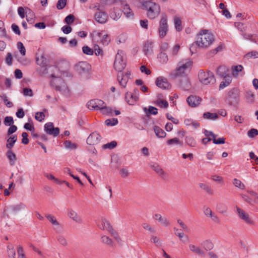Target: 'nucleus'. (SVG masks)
<instances>
[{
    "mask_svg": "<svg viewBox=\"0 0 258 258\" xmlns=\"http://www.w3.org/2000/svg\"><path fill=\"white\" fill-rule=\"evenodd\" d=\"M179 86L184 91L189 90L191 88V84L186 76H181Z\"/></svg>",
    "mask_w": 258,
    "mask_h": 258,
    "instance_id": "nucleus-23",
    "label": "nucleus"
},
{
    "mask_svg": "<svg viewBox=\"0 0 258 258\" xmlns=\"http://www.w3.org/2000/svg\"><path fill=\"white\" fill-rule=\"evenodd\" d=\"M66 4L67 0H58L56 4V8L58 10H61L65 7Z\"/></svg>",
    "mask_w": 258,
    "mask_h": 258,
    "instance_id": "nucleus-63",
    "label": "nucleus"
},
{
    "mask_svg": "<svg viewBox=\"0 0 258 258\" xmlns=\"http://www.w3.org/2000/svg\"><path fill=\"white\" fill-rule=\"evenodd\" d=\"M125 66L126 61L124 58V53L122 51L118 50L115 57L114 68L116 71L121 73Z\"/></svg>",
    "mask_w": 258,
    "mask_h": 258,
    "instance_id": "nucleus-7",
    "label": "nucleus"
},
{
    "mask_svg": "<svg viewBox=\"0 0 258 258\" xmlns=\"http://www.w3.org/2000/svg\"><path fill=\"white\" fill-rule=\"evenodd\" d=\"M44 131L47 134L54 137L57 136L59 133V129L58 127H54L52 122H48L44 125Z\"/></svg>",
    "mask_w": 258,
    "mask_h": 258,
    "instance_id": "nucleus-16",
    "label": "nucleus"
},
{
    "mask_svg": "<svg viewBox=\"0 0 258 258\" xmlns=\"http://www.w3.org/2000/svg\"><path fill=\"white\" fill-rule=\"evenodd\" d=\"M169 30L168 17L165 13H162L159 22L158 32L161 38L165 37Z\"/></svg>",
    "mask_w": 258,
    "mask_h": 258,
    "instance_id": "nucleus-5",
    "label": "nucleus"
},
{
    "mask_svg": "<svg viewBox=\"0 0 258 258\" xmlns=\"http://www.w3.org/2000/svg\"><path fill=\"white\" fill-rule=\"evenodd\" d=\"M7 156L10 160V164L14 165L17 160L16 154L12 150H9L7 153Z\"/></svg>",
    "mask_w": 258,
    "mask_h": 258,
    "instance_id": "nucleus-34",
    "label": "nucleus"
},
{
    "mask_svg": "<svg viewBox=\"0 0 258 258\" xmlns=\"http://www.w3.org/2000/svg\"><path fill=\"white\" fill-rule=\"evenodd\" d=\"M199 187L209 195L213 194V190L211 187L205 183L200 182L198 184Z\"/></svg>",
    "mask_w": 258,
    "mask_h": 258,
    "instance_id": "nucleus-33",
    "label": "nucleus"
},
{
    "mask_svg": "<svg viewBox=\"0 0 258 258\" xmlns=\"http://www.w3.org/2000/svg\"><path fill=\"white\" fill-rule=\"evenodd\" d=\"M245 99L247 102L252 103L254 101V95L251 91H248L245 94Z\"/></svg>",
    "mask_w": 258,
    "mask_h": 258,
    "instance_id": "nucleus-51",
    "label": "nucleus"
},
{
    "mask_svg": "<svg viewBox=\"0 0 258 258\" xmlns=\"http://www.w3.org/2000/svg\"><path fill=\"white\" fill-rule=\"evenodd\" d=\"M185 142L186 144L190 147H194L197 145L196 140L192 137H186L185 138Z\"/></svg>",
    "mask_w": 258,
    "mask_h": 258,
    "instance_id": "nucleus-42",
    "label": "nucleus"
},
{
    "mask_svg": "<svg viewBox=\"0 0 258 258\" xmlns=\"http://www.w3.org/2000/svg\"><path fill=\"white\" fill-rule=\"evenodd\" d=\"M110 41V38L109 35L104 32L100 42L103 44V45H107L109 44Z\"/></svg>",
    "mask_w": 258,
    "mask_h": 258,
    "instance_id": "nucleus-56",
    "label": "nucleus"
},
{
    "mask_svg": "<svg viewBox=\"0 0 258 258\" xmlns=\"http://www.w3.org/2000/svg\"><path fill=\"white\" fill-rule=\"evenodd\" d=\"M155 104L161 108H167L168 106L167 101L161 99H158L155 101Z\"/></svg>",
    "mask_w": 258,
    "mask_h": 258,
    "instance_id": "nucleus-43",
    "label": "nucleus"
},
{
    "mask_svg": "<svg viewBox=\"0 0 258 258\" xmlns=\"http://www.w3.org/2000/svg\"><path fill=\"white\" fill-rule=\"evenodd\" d=\"M215 36L213 33L207 29L201 30L196 35L195 44L202 49H208L213 43Z\"/></svg>",
    "mask_w": 258,
    "mask_h": 258,
    "instance_id": "nucleus-1",
    "label": "nucleus"
},
{
    "mask_svg": "<svg viewBox=\"0 0 258 258\" xmlns=\"http://www.w3.org/2000/svg\"><path fill=\"white\" fill-rule=\"evenodd\" d=\"M100 136L96 132L90 134L87 139V143L90 145H94L98 144L100 141Z\"/></svg>",
    "mask_w": 258,
    "mask_h": 258,
    "instance_id": "nucleus-22",
    "label": "nucleus"
},
{
    "mask_svg": "<svg viewBox=\"0 0 258 258\" xmlns=\"http://www.w3.org/2000/svg\"><path fill=\"white\" fill-rule=\"evenodd\" d=\"M110 17L113 20L117 21L118 20L121 16V13L119 10H117L115 8H114L109 13Z\"/></svg>",
    "mask_w": 258,
    "mask_h": 258,
    "instance_id": "nucleus-30",
    "label": "nucleus"
},
{
    "mask_svg": "<svg viewBox=\"0 0 258 258\" xmlns=\"http://www.w3.org/2000/svg\"><path fill=\"white\" fill-rule=\"evenodd\" d=\"M151 168L159 175L163 177L165 176V173L158 164H154L151 166Z\"/></svg>",
    "mask_w": 258,
    "mask_h": 258,
    "instance_id": "nucleus-35",
    "label": "nucleus"
},
{
    "mask_svg": "<svg viewBox=\"0 0 258 258\" xmlns=\"http://www.w3.org/2000/svg\"><path fill=\"white\" fill-rule=\"evenodd\" d=\"M258 135V130L255 128L250 129L247 133V136L250 138H254Z\"/></svg>",
    "mask_w": 258,
    "mask_h": 258,
    "instance_id": "nucleus-64",
    "label": "nucleus"
},
{
    "mask_svg": "<svg viewBox=\"0 0 258 258\" xmlns=\"http://www.w3.org/2000/svg\"><path fill=\"white\" fill-rule=\"evenodd\" d=\"M150 240H151V242L155 243L156 244V245H157L158 246H160L161 245V240L159 238H158V237H157L156 236L153 235L151 237Z\"/></svg>",
    "mask_w": 258,
    "mask_h": 258,
    "instance_id": "nucleus-60",
    "label": "nucleus"
},
{
    "mask_svg": "<svg viewBox=\"0 0 258 258\" xmlns=\"http://www.w3.org/2000/svg\"><path fill=\"white\" fill-rule=\"evenodd\" d=\"M95 8L97 11L95 12L94 16L95 20L98 23L103 24L106 23L108 19V16L107 13L101 10L100 6H96Z\"/></svg>",
    "mask_w": 258,
    "mask_h": 258,
    "instance_id": "nucleus-9",
    "label": "nucleus"
},
{
    "mask_svg": "<svg viewBox=\"0 0 258 258\" xmlns=\"http://www.w3.org/2000/svg\"><path fill=\"white\" fill-rule=\"evenodd\" d=\"M159 61L162 64L166 63L168 61L167 55L165 52H160L158 56Z\"/></svg>",
    "mask_w": 258,
    "mask_h": 258,
    "instance_id": "nucleus-38",
    "label": "nucleus"
},
{
    "mask_svg": "<svg viewBox=\"0 0 258 258\" xmlns=\"http://www.w3.org/2000/svg\"><path fill=\"white\" fill-rule=\"evenodd\" d=\"M100 110L103 114L112 115L113 114V109L110 107L106 106L105 103L102 105V108H101Z\"/></svg>",
    "mask_w": 258,
    "mask_h": 258,
    "instance_id": "nucleus-40",
    "label": "nucleus"
},
{
    "mask_svg": "<svg viewBox=\"0 0 258 258\" xmlns=\"http://www.w3.org/2000/svg\"><path fill=\"white\" fill-rule=\"evenodd\" d=\"M120 2L121 3V4L123 5V12L124 14L126 16L127 18H131L133 17L134 15V13L133 11L130 9V7L129 6L126 4V2L125 0H120Z\"/></svg>",
    "mask_w": 258,
    "mask_h": 258,
    "instance_id": "nucleus-27",
    "label": "nucleus"
},
{
    "mask_svg": "<svg viewBox=\"0 0 258 258\" xmlns=\"http://www.w3.org/2000/svg\"><path fill=\"white\" fill-rule=\"evenodd\" d=\"M211 179L217 183L218 184L223 185L224 184L223 178L218 175H213L211 176Z\"/></svg>",
    "mask_w": 258,
    "mask_h": 258,
    "instance_id": "nucleus-44",
    "label": "nucleus"
},
{
    "mask_svg": "<svg viewBox=\"0 0 258 258\" xmlns=\"http://www.w3.org/2000/svg\"><path fill=\"white\" fill-rule=\"evenodd\" d=\"M205 136H211L213 139V143L215 144H223L225 143V138H220L217 139H216V136L212 132L205 130L204 132Z\"/></svg>",
    "mask_w": 258,
    "mask_h": 258,
    "instance_id": "nucleus-25",
    "label": "nucleus"
},
{
    "mask_svg": "<svg viewBox=\"0 0 258 258\" xmlns=\"http://www.w3.org/2000/svg\"><path fill=\"white\" fill-rule=\"evenodd\" d=\"M104 34V31H99L98 30H95L93 31L91 34L92 39L97 42L101 41L103 35Z\"/></svg>",
    "mask_w": 258,
    "mask_h": 258,
    "instance_id": "nucleus-28",
    "label": "nucleus"
},
{
    "mask_svg": "<svg viewBox=\"0 0 258 258\" xmlns=\"http://www.w3.org/2000/svg\"><path fill=\"white\" fill-rule=\"evenodd\" d=\"M17 47L19 50L21 54L24 56L26 54V49L23 45V44L21 42H18L17 43Z\"/></svg>",
    "mask_w": 258,
    "mask_h": 258,
    "instance_id": "nucleus-57",
    "label": "nucleus"
},
{
    "mask_svg": "<svg viewBox=\"0 0 258 258\" xmlns=\"http://www.w3.org/2000/svg\"><path fill=\"white\" fill-rule=\"evenodd\" d=\"M143 50L146 55L152 53L153 51V43L150 41L146 42L145 43Z\"/></svg>",
    "mask_w": 258,
    "mask_h": 258,
    "instance_id": "nucleus-32",
    "label": "nucleus"
},
{
    "mask_svg": "<svg viewBox=\"0 0 258 258\" xmlns=\"http://www.w3.org/2000/svg\"><path fill=\"white\" fill-rule=\"evenodd\" d=\"M233 184L235 187L240 189H244L245 188L244 184L240 180L237 178L233 179Z\"/></svg>",
    "mask_w": 258,
    "mask_h": 258,
    "instance_id": "nucleus-52",
    "label": "nucleus"
},
{
    "mask_svg": "<svg viewBox=\"0 0 258 258\" xmlns=\"http://www.w3.org/2000/svg\"><path fill=\"white\" fill-rule=\"evenodd\" d=\"M153 218L155 220L158 221L162 226L166 227L169 225V220L160 214H155Z\"/></svg>",
    "mask_w": 258,
    "mask_h": 258,
    "instance_id": "nucleus-26",
    "label": "nucleus"
},
{
    "mask_svg": "<svg viewBox=\"0 0 258 258\" xmlns=\"http://www.w3.org/2000/svg\"><path fill=\"white\" fill-rule=\"evenodd\" d=\"M239 93L236 89H232L230 91L225 99V102L229 105H235L239 101Z\"/></svg>",
    "mask_w": 258,
    "mask_h": 258,
    "instance_id": "nucleus-12",
    "label": "nucleus"
},
{
    "mask_svg": "<svg viewBox=\"0 0 258 258\" xmlns=\"http://www.w3.org/2000/svg\"><path fill=\"white\" fill-rule=\"evenodd\" d=\"M143 9L147 11V16L150 20L157 18L161 12L160 6L154 2L146 1L142 4Z\"/></svg>",
    "mask_w": 258,
    "mask_h": 258,
    "instance_id": "nucleus-2",
    "label": "nucleus"
},
{
    "mask_svg": "<svg viewBox=\"0 0 258 258\" xmlns=\"http://www.w3.org/2000/svg\"><path fill=\"white\" fill-rule=\"evenodd\" d=\"M202 98L196 95H190L186 99V102L188 105L192 107L195 108L198 107L202 102Z\"/></svg>",
    "mask_w": 258,
    "mask_h": 258,
    "instance_id": "nucleus-15",
    "label": "nucleus"
},
{
    "mask_svg": "<svg viewBox=\"0 0 258 258\" xmlns=\"http://www.w3.org/2000/svg\"><path fill=\"white\" fill-rule=\"evenodd\" d=\"M104 102L99 99H92L89 101L88 103V108L90 110H100L102 108V105Z\"/></svg>",
    "mask_w": 258,
    "mask_h": 258,
    "instance_id": "nucleus-14",
    "label": "nucleus"
},
{
    "mask_svg": "<svg viewBox=\"0 0 258 258\" xmlns=\"http://www.w3.org/2000/svg\"><path fill=\"white\" fill-rule=\"evenodd\" d=\"M83 52L84 54L89 55H93L94 51L88 46H84L82 48Z\"/></svg>",
    "mask_w": 258,
    "mask_h": 258,
    "instance_id": "nucleus-61",
    "label": "nucleus"
},
{
    "mask_svg": "<svg viewBox=\"0 0 258 258\" xmlns=\"http://www.w3.org/2000/svg\"><path fill=\"white\" fill-rule=\"evenodd\" d=\"M98 226L101 229L108 231L117 241L120 240V238L118 233L112 228L109 222L105 218H101Z\"/></svg>",
    "mask_w": 258,
    "mask_h": 258,
    "instance_id": "nucleus-6",
    "label": "nucleus"
},
{
    "mask_svg": "<svg viewBox=\"0 0 258 258\" xmlns=\"http://www.w3.org/2000/svg\"><path fill=\"white\" fill-rule=\"evenodd\" d=\"M155 84L159 88L163 89H168L170 87L167 79L162 76L158 77L155 81Z\"/></svg>",
    "mask_w": 258,
    "mask_h": 258,
    "instance_id": "nucleus-18",
    "label": "nucleus"
},
{
    "mask_svg": "<svg viewBox=\"0 0 258 258\" xmlns=\"http://www.w3.org/2000/svg\"><path fill=\"white\" fill-rule=\"evenodd\" d=\"M8 254L9 258H16V252L14 247L13 245H8Z\"/></svg>",
    "mask_w": 258,
    "mask_h": 258,
    "instance_id": "nucleus-47",
    "label": "nucleus"
},
{
    "mask_svg": "<svg viewBox=\"0 0 258 258\" xmlns=\"http://www.w3.org/2000/svg\"><path fill=\"white\" fill-rule=\"evenodd\" d=\"M131 72L127 71L124 74L120 73L117 75V80L120 85L123 88H125L128 80L130 79Z\"/></svg>",
    "mask_w": 258,
    "mask_h": 258,
    "instance_id": "nucleus-13",
    "label": "nucleus"
},
{
    "mask_svg": "<svg viewBox=\"0 0 258 258\" xmlns=\"http://www.w3.org/2000/svg\"><path fill=\"white\" fill-rule=\"evenodd\" d=\"M139 99V92L137 89H135L133 92H127L125 94V100L130 105H134Z\"/></svg>",
    "mask_w": 258,
    "mask_h": 258,
    "instance_id": "nucleus-10",
    "label": "nucleus"
},
{
    "mask_svg": "<svg viewBox=\"0 0 258 258\" xmlns=\"http://www.w3.org/2000/svg\"><path fill=\"white\" fill-rule=\"evenodd\" d=\"M90 69V65L86 61L79 62L75 66V70L81 75L88 73Z\"/></svg>",
    "mask_w": 258,
    "mask_h": 258,
    "instance_id": "nucleus-17",
    "label": "nucleus"
},
{
    "mask_svg": "<svg viewBox=\"0 0 258 258\" xmlns=\"http://www.w3.org/2000/svg\"><path fill=\"white\" fill-rule=\"evenodd\" d=\"M105 123L108 126H113L118 123V120L114 118L108 119L105 120Z\"/></svg>",
    "mask_w": 258,
    "mask_h": 258,
    "instance_id": "nucleus-55",
    "label": "nucleus"
},
{
    "mask_svg": "<svg viewBox=\"0 0 258 258\" xmlns=\"http://www.w3.org/2000/svg\"><path fill=\"white\" fill-rule=\"evenodd\" d=\"M228 69L224 66H221L219 67L217 69V74L220 76L221 77L225 76V75L228 74Z\"/></svg>",
    "mask_w": 258,
    "mask_h": 258,
    "instance_id": "nucleus-41",
    "label": "nucleus"
},
{
    "mask_svg": "<svg viewBox=\"0 0 258 258\" xmlns=\"http://www.w3.org/2000/svg\"><path fill=\"white\" fill-rule=\"evenodd\" d=\"M68 216L77 223H82L83 220L78 213L72 209H69L67 213Z\"/></svg>",
    "mask_w": 258,
    "mask_h": 258,
    "instance_id": "nucleus-20",
    "label": "nucleus"
},
{
    "mask_svg": "<svg viewBox=\"0 0 258 258\" xmlns=\"http://www.w3.org/2000/svg\"><path fill=\"white\" fill-rule=\"evenodd\" d=\"M57 240L58 242L61 244L62 245H67L68 244L67 240L66 237L61 234H58L56 236Z\"/></svg>",
    "mask_w": 258,
    "mask_h": 258,
    "instance_id": "nucleus-54",
    "label": "nucleus"
},
{
    "mask_svg": "<svg viewBox=\"0 0 258 258\" xmlns=\"http://www.w3.org/2000/svg\"><path fill=\"white\" fill-rule=\"evenodd\" d=\"M64 146L66 148L69 149H75L77 146L75 144L72 143L70 141H66L64 143Z\"/></svg>",
    "mask_w": 258,
    "mask_h": 258,
    "instance_id": "nucleus-59",
    "label": "nucleus"
},
{
    "mask_svg": "<svg viewBox=\"0 0 258 258\" xmlns=\"http://www.w3.org/2000/svg\"><path fill=\"white\" fill-rule=\"evenodd\" d=\"M236 210L238 217L245 223L249 225H253L254 224V221L245 211L237 206L236 207Z\"/></svg>",
    "mask_w": 258,
    "mask_h": 258,
    "instance_id": "nucleus-11",
    "label": "nucleus"
},
{
    "mask_svg": "<svg viewBox=\"0 0 258 258\" xmlns=\"http://www.w3.org/2000/svg\"><path fill=\"white\" fill-rule=\"evenodd\" d=\"M36 62L38 65L43 67L46 65L47 60L44 56L41 55L36 58Z\"/></svg>",
    "mask_w": 258,
    "mask_h": 258,
    "instance_id": "nucleus-48",
    "label": "nucleus"
},
{
    "mask_svg": "<svg viewBox=\"0 0 258 258\" xmlns=\"http://www.w3.org/2000/svg\"><path fill=\"white\" fill-rule=\"evenodd\" d=\"M47 219L53 225V229L57 232H60L61 229V226L59 223L57 221L56 217L51 214H47L45 216Z\"/></svg>",
    "mask_w": 258,
    "mask_h": 258,
    "instance_id": "nucleus-19",
    "label": "nucleus"
},
{
    "mask_svg": "<svg viewBox=\"0 0 258 258\" xmlns=\"http://www.w3.org/2000/svg\"><path fill=\"white\" fill-rule=\"evenodd\" d=\"M155 135L158 138H164L166 136V133L159 126H155L153 128Z\"/></svg>",
    "mask_w": 258,
    "mask_h": 258,
    "instance_id": "nucleus-31",
    "label": "nucleus"
},
{
    "mask_svg": "<svg viewBox=\"0 0 258 258\" xmlns=\"http://www.w3.org/2000/svg\"><path fill=\"white\" fill-rule=\"evenodd\" d=\"M35 118L39 121H42L44 119L45 114L43 112H37L36 113Z\"/></svg>",
    "mask_w": 258,
    "mask_h": 258,
    "instance_id": "nucleus-62",
    "label": "nucleus"
},
{
    "mask_svg": "<svg viewBox=\"0 0 258 258\" xmlns=\"http://www.w3.org/2000/svg\"><path fill=\"white\" fill-rule=\"evenodd\" d=\"M17 137L16 136H13L11 137H10L8 140H7V145H6V147L9 148V149H12L15 143H16V142L17 141Z\"/></svg>",
    "mask_w": 258,
    "mask_h": 258,
    "instance_id": "nucleus-39",
    "label": "nucleus"
},
{
    "mask_svg": "<svg viewBox=\"0 0 258 258\" xmlns=\"http://www.w3.org/2000/svg\"><path fill=\"white\" fill-rule=\"evenodd\" d=\"M28 11L26 12V19L28 23L32 24L34 21L35 15L34 13L31 11L28 8H26Z\"/></svg>",
    "mask_w": 258,
    "mask_h": 258,
    "instance_id": "nucleus-37",
    "label": "nucleus"
},
{
    "mask_svg": "<svg viewBox=\"0 0 258 258\" xmlns=\"http://www.w3.org/2000/svg\"><path fill=\"white\" fill-rule=\"evenodd\" d=\"M202 245L204 247L205 250L208 251L213 248V244L209 240H206L203 242Z\"/></svg>",
    "mask_w": 258,
    "mask_h": 258,
    "instance_id": "nucleus-46",
    "label": "nucleus"
},
{
    "mask_svg": "<svg viewBox=\"0 0 258 258\" xmlns=\"http://www.w3.org/2000/svg\"><path fill=\"white\" fill-rule=\"evenodd\" d=\"M192 61L189 58L184 59L180 61L175 71V76L180 77L186 76L191 69Z\"/></svg>",
    "mask_w": 258,
    "mask_h": 258,
    "instance_id": "nucleus-3",
    "label": "nucleus"
},
{
    "mask_svg": "<svg viewBox=\"0 0 258 258\" xmlns=\"http://www.w3.org/2000/svg\"><path fill=\"white\" fill-rule=\"evenodd\" d=\"M173 22L175 29L179 32L182 29L181 18L177 15L174 17Z\"/></svg>",
    "mask_w": 258,
    "mask_h": 258,
    "instance_id": "nucleus-29",
    "label": "nucleus"
},
{
    "mask_svg": "<svg viewBox=\"0 0 258 258\" xmlns=\"http://www.w3.org/2000/svg\"><path fill=\"white\" fill-rule=\"evenodd\" d=\"M243 70V67L241 65L233 66L230 69L232 76L235 78L244 75Z\"/></svg>",
    "mask_w": 258,
    "mask_h": 258,
    "instance_id": "nucleus-21",
    "label": "nucleus"
},
{
    "mask_svg": "<svg viewBox=\"0 0 258 258\" xmlns=\"http://www.w3.org/2000/svg\"><path fill=\"white\" fill-rule=\"evenodd\" d=\"M203 117L206 119L214 120L218 118V115L215 113L206 112L203 114Z\"/></svg>",
    "mask_w": 258,
    "mask_h": 258,
    "instance_id": "nucleus-36",
    "label": "nucleus"
},
{
    "mask_svg": "<svg viewBox=\"0 0 258 258\" xmlns=\"http://www.w3.org/2000/svg\"><path fill=\"white\" fill-rule=\"evenodd\" d=\"M52 77L51 85L64 96H69L70 94V90L62 78L55 77L54 75H52Z\"/></svg>",
    "mask_w": 258,
    "mask_h": 258,
    "instance_id": "nucleus-4",
    "label": "nucleus"
},
{
    "mask_svg": "<svg viewBox=\"0 0 258 258\" xmlns=\"http://www.w3.org/2000/svg\"><path fill=\"white\" fill-rule=\"evenodd\" d=\"M26 207L24 204H23L22 203H20V204H17V205L12 206L11 208V210H12V212L15 214L18 211L21 210V209H25Z\"/></svg>",
    "mask_w": 258,
    "mask_h": 258,
    "instance_id": "nucleus-45",
    "label": "nucleus"
},
{
    "mask_svg": "<svg viewBox=\"0 0 258 258\" xmlns=\"http://www.w3.org/2000/svg\"><path fill=\"white\" fill-rule=\"evenodd\" d=\"M167 144L169 146H171L173 145H181V142L180 141L178 138H174L173 139H170L167 141Z\"/></svg>",
    "mask_w": 258,
    "mask_h": 258,
    "instance_id": "nucleus-53",
    "label": "nucleus"
},
{
    "mask_svg": "<svg viewBox=\"0 0 258 258\" xmlns=\"http://www.w3.org/2000/svg\"><path fill=\"white\" fill-rule=\"evenodd\" d=\"M244 57L247 59L251 58H258V52L256 51H252L248 52L244 55Z\"/></svg>",
    "mask_w": 258,
    "mask_h": 258,
    "instance_id": "nucleus-49",
    "label": "nucleus"
},
{
    "mask_svg": "<svg viewBox=\"0 0 258 258\" xmlns=\"http://www.w3.org/2000/svg\"><path fill=\"white\" fill-rule=\"evenodd\" d=\"M188 248L190 252L198 255H203L205 254L204 250L199 245L190 243L188 244Z\"/></svg>",
    "mask_w": 258,
    "mask_h": 258,
    "instance_id": "nucleus-24",
    "label": "nucleus"
},
{
    "mask_svg": "<svg viewBox=\"0 0 258 258\" xmlns=\"http://www.w3.org/2000/svg\"><path fill=\"white\" fill-rule=\"evenodd\" d=\"M198 77L200 81L204 85L213 84L216 81L213 73L210 71L205 72L201 70Z\"/></svg>",
    "mask_w": 258,
    "mask_h": 258,
    "instance_id": "nucleus-8",
    "label": "nucleus"
},
{
    "mask_svg": "<svg viewBox=\"0 0 258 258\" xmlns=\"http://www.w3.org/2000/svg\"><path fill=\"white\" fill-rule=\"evenodd\" d=\"M101 239L102 243L109 246H112L113 245V241L109 237L103 235L101 236Z\"/></svg>",
    "mask_w": 258,
    "mask_h": 258,
    "instance_id": "nucleus-50",
    "label": "nucleus"
},
{
    "mask_svg": "<svg viewBox=\"0 0 258 258\" xmlns=\"http://www.w3.org/2000/svg\"><path fill=\"white\" fill-rule=\"evenodd\" d=\"M0 97L3 99L4 102L5 103V105L8 107H11L13 106V103L8 100V97L6 96V95L3 94V95L0 96Z\"/></svg>",
    "mask_w": 258,
    "mask_h": 258,
    "instance_id": "nucleus-58",
    "label": "nucleus"
}]
</instances>
